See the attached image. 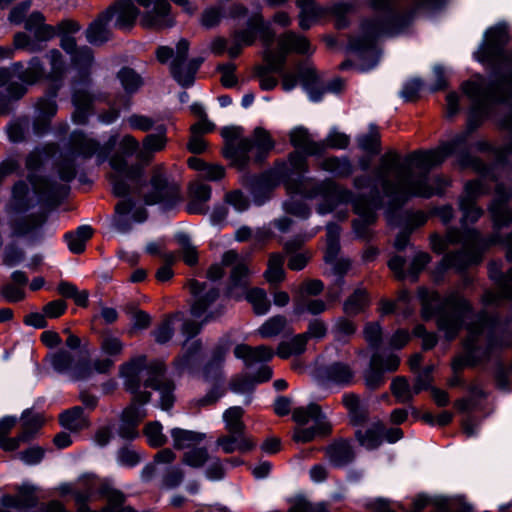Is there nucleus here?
Returning <instances> with one entry per match:
<instances>
[{"instance_id":"obj_48","label":"nucleus","mask_w":512,"mask_h":512,"mask_svg":"<svg viewBox=\"0 0 512 512\" xmlns=\"http://www.w3.org/2000/svg\"><path fill=\"white\" fill-rule=\"evenodd\" d=\"M92 236L90 226H81L75 233H68L65 236L68 247L73 253H82L85 249L86 241Z\"/></svg>"},{"instance_id":"obj_10","label":"nucleus","mask_w":512,"mask_h":512,"mask_svg":"<svg viewBox=\"0 0 512 512\" xmlns=\"http://www.w3.org/2000/svg\"><path fill=\"white\" fill-rule=\"evenodd\" d=\"M151 186L153 192L145 197L147 204L162 203L170 208L181 199L178 185L167 181L161 167L153 169Z\"/></svg>"},{"instance_id":"obj_6","label":"nucleus","mask_w":512,"mask_h":512,"mask_svg":"<svg viewBox=\"0 0 512 512\" xmlns=\"http://www.w3.org/2000/svg\"><path fill=\"white\" fill-rule=\"evenodd\" d=\"M51 191L50 183L38 176H29L28 181H18L12 188L9 210L23 212L38 203L41 196Z\"/></svg>"},{"instance_id":"obj_1","label":"nucleus","mask_w":512,"mask_h":512,"mask_svg":"<svg viewBox=\"0 0 512 512\" xmlns=\"http://www.w3.org/2000/svg\"><path fill=\"white\" fill-rule=\"evenodd\" d=\"M460 140L445 143L436 150L417 151L408 155L400 164V156L396 151H389L380 158V163L375 171V178L380 183L385 197L393 205H402L414 196L430 197L440 193L446 180L435 178L434 187L430 180L423 174L416 175L415 170L421 173L428 172L439 165L455 149Z\"/></svg>"},{"instance_id":"obj_33","label":"nucleus","mask_w":512,"mask_h":512,"mask_svg":"<svg viewBox=\"0 0 512 512\" xmlns=\"http://www.w3.org/2000/svg\"><path fill=\"white\" fill-rule=\"evenodd\" d=\"M383 356L375 353L370 360L368 369L364 372V382L367 388L376 390L385 382L384 371L382 370Z\"/></svg>"},{"instance_id":"obj_62","label":"nucleus","mask_w":512,"mask_h":512,"mask_svg":"<svg viewBox=\"0 0 512 512\" xmlns=\"http://www.w3.org/2000/svg\"><path fill=\"white\" fill-rule=\"evenodd\" d=\"M118 78L127 92H134L142 85L141 77L130 68L121 69Z\"/></svg>"},{"instance_id":"obj_12","label":"nucleus","mask_w":512,"mask_h":512,"mask_svg":"<svg viewBox=\"0 0 512 512\" xmlns=\"http://www.w3.org/2000/svg\"><path fill=\"white\" fill-rule=\"evenodd\" d=\"M132 394L131 404L123 410L121 415L119 433L123 438H133L137 435L136 426L147 415L142 406L151 399V394L146 391Z\"/></svg>"},{"instance_id":"obj_60","label":"nucleus","mask_w":512,"mask_h":512,"mask_svg":"<svg viewBox=\"0 0 512 512\" xmlns=\"http://www.w3.org/2000/svg\"><path fill=\"white\" fill-rule=\"evenodd\" d=\"M391 391L398 401L409 402L415 394L404 377H396L391 384Z\"/></svg>"},{"instance_id":"obj_59","label":"nucleus","mask_w":512,"mask_h":512,"mask_svg":"<svg viewBox=\"0 0 512 512\" xmlns=\"http://www.w3.org/2000/svg\"><path fill=\"white\" fill-rule=\"evenodd\" d=\"M209 459L206 448L200 447L185 452L182 456V462L192 468L202 467Z\"/></svg>"},{"instance_id":"obj_61","label":"nucleus","mask_w":512,"mask_h":512,"mask_svg":"<svg viewBox=\"0 0 512 512\" xmlns=\"http://www.w3.org/2000/svg\"><path fill=\"white\" fill-rule=\"evenodd\" d=\"M100 492L108 501V506L106 508H110L112 512H117V510L120 509V505H122L125 500L123 493L112 488L108 483H103L101 485Z\"/></svg>"},{"instance_id":"obj_8","label":"nucleus","mask_w":512,"mask_h":512,"mask_svg":"<svg viewBox=\"0 0 512 512\" xmlns=\"http://www.w3.org/2000/svg\"><path fill=\"white\" fill-rule=\"evenodd\" d=\"M277 42L279 54L274 53L270 49L264 54L270 71L280 72L282 70L287 53L310 54L313 51L309 40L293 31L281 34Z\"/></svg>"},{"instance_id":"obj_36","label":"nucleus","mask_w":512,"mask_h":512,"mask_svg":"<svg viewBox=\"0 0 512 512\" xmlns=\"http://www.w3.org/2000/svg\"><path fill=\"white\" fill-rule=\"evenodd\" d=\"M50 62V71L46 78L53 84L55 89H58L66 71L65 62L62 54L58 50H51L48 54Z\"/></svg>"},{"instance_id":"obj_40","label":"nucleus","mask_w":512,"mask_h":512,"mask_svg":"<svg viewBox=\"0 0 512 512\" xmlns=\"http://www.w3.org/2000/svg\"><path fill=\"white\" fill-rule=\"evenodd\" d=\"M132 206L133 204L129 199H124L116 205L113 225L119 232L125 233L132 228V223L130 221V211Z\"/></svg>"},{"instance_id":"obj_42","label":"nucleus","mask_w":512,"mask_h":512,"mask_svg":"<svg viewBox=\"0 0 512 512\" xmlns=\"http://www.w3.org/2000/svg\"><path fill=\"white\" fill-rule=\"evenodd\" d=\"M307 334H298L290 341H283L278 345L277 355L282 359L301 354L306 349Z\"/></svg>"},{"instance_id":"obj_38","label":"nucleus","mask_w":512,"mask_h":512,"mask_svg":"<svg viewBox=\"0 0 512 512\" xmlns=\"http://www.w3.org/2000/svg\"><path fill=\"white\" fill-rule=\"evenodd\" d=\"M353 48L356 52L358 60V69L360 71H366L373 68L378 61V53L372 42H369L365 47L359 43H355Z\"/></svg>"},{"instance_id":"obj_26","label":"nucleus","mask_w":512,"mask_h":512,"mask_svg":"<svg viewBox=\"0 0 512 512\" xmlns=\"http://www.w3.org/2000/svg\"><path fill=\"white\" fill-rule=\"evenodd\" d=\"M293 419L300 425L312 422L320 431H328L329 424L325 415L317 404H310L308 407L297 408L293 411Z\"/></svg>"},{"instance_id":"obj_56","label":"nucleus","mask_w":512,"mask_h":512,"mask_svg":"<svg viewBox=\"0 0 512 512\" xmlns=\"http://www.w3.org/2000/svg\"><path fill=\"white\" fill-rule=\"evenodd\" d=\"M144 435L148 443L153 447L163 446L167 439L162 432V425L158 421L149 422L144 427Z\"/></svg>"},{"instance_id":"obj_4","label":"nucleus","mask_w":512,"mask_h":512,"mask_svg":"<svg viewBox=\"0 0 512 512\" xmlns=\"http://www.w3.org/2000/svg\"><path fill=\"white\" fill-rule=\"evenodd\" d=\"M116 142V138L111 137L106 143L100 145L94 139L82 133H73L70 147L63 153L59 163L60 177L67 181L73 179L79 160H85L95 156L98 164L104 163L115 147Z\"/></svg>"},{"instance_id":"obj_45","label":"nucleus","mask_w":512,"mask_h":512,"mask_svg":"<svg viewBox=\"0 0 512 512\" xmlns=\"http://www.w3.org/2000/svg\"><path fill=\"white\" fill-rule=\"evenodd\" d=\"M202 344L199 340L185 343L182 355L177 359V365L181 368H190L201 359Z\"/></svg>"},{"instance_id":"obj_31","label":"nucleus","mask_w":512,"mask_h":512,"mask_svg":"<svg viewBox=\"0 0 512 512\" xmlns=\"http://www.w3.org/2000/svg\"><path fill=\"white\" fill-rule=\"evenodd\" d=\"M480 189L477 182L468 183L465 186V193L460 199V208L465 221L474 222L482 214V211L474 204V197Z\"/></svg>"},{"instance_id":"obj_13","label":"nucleus","mask_w":512,"mask_h":512,"mask_svg":"<svg viewBox=\"0 0 512 512\" xmlns=\"http://www.w3.org/2000/svg\"><path fill=\"white\" fill-rule=\"evenodd\" d=\"M188 49L189 43L181 39L177 44L176 54L171 63V73L182 86H189L193 83L195 73L201 64L199 59H186Z\"/></svg>"},{"instance_id":"obj_47","label":"nucleus","mask_w":512,"mask_h":512,"mask_svg":"<svg viewBox=\"0 0 512 512\" xmlns=\"http://www.w3.org/2000/svg\"><path fill=\"white\" fill-rule=\"evenodd\" d=\"M39 116L34 123V131L36 134L43 133L47 126L48 120L55 115L57 106L53 100H41L37 104Z\"/></svg>"},{"instance_id":"obj_32","label":"nucleus","mask_w":512,"mask_h":512,"mask_svg":"<svg viewBox=\"0 0 512 512\" xmlns=\"http://www.w3.org/2000/svg\"><path fill=\"white\" fill-rule=\"evenodd\" d=\"M290 141L297 147L304 150L308 155H316L322 153V144L314 141L307 129L297 127L290 132Z\"/></svg>"},{"instance_id":"obj_29","label":"nucleus","mask_w":512,"mask_h":512,"mask_svg":"<svg viewBox=\"0 0 512 512\" xmlns=\"http://www.w3.org/2000/svg\"><path fill=\"white\" fill-rule=\"evenodd\" d=\"M354 375V370L350 365L343 362H334L325 370L326 382L339 387H345L352 384Z\"/></svg>"},{"instance_id":"obj_44","label":"nucleus","mask_w":512,"mask_h":512,"mask_svg":"<svg viewBox=\"0 0 512 512\" xmlns=\"http://www.w3.org/2000/svg\"><path fill=\"white\" fill-rule=\"evenodd\" d=\"M509 41L507 29L503 25L491 28L486 33L485 44L482 48L483 54H490L494 52L499 46Z\"/></svg>"},{"instance_id":"obj_19","label":"nucleus","mask_w":512,"mask_h":512,"mask_svg":"<svg viewBox=\"0 0 512 512\" xmlns=\"http://www.w3.org/2000/svg\"><path fill=\"white\" fill-rule=\"evenodd\" d=\"M188 284L191 293L197 297L191 312L195 317H200L209 305L219 297V290L214 287H207L205 283L196 280H190Z\"/></svg>"},{"instance_id":"obj_34","label":"nucleus","mask_w":512,"mask_h":512,"mask_svg":"<svg viewBox=\"0 0 512 512\" xmlns=\"http://www.w3.org/2000/svg\"><path fill=\"white\" fill-rule=\"evenodd\" d=\"M13 73L16 78L26 84H33L44 76V68L38 58H33L27 68L24 69L22 63L17 62L12 65Z\"/></svg>"},{"instance_id":"obj_37","label":"nucleus","mask_w":512,"mask_h":512,"mask_svg":"<svg viewBox=\"0 0 512 512\" xmlns=\"http://www.w3.org/2000/svg\"><path fill=\"white\" fill-rule=\"evenodd\" d=\"M191 201L187 206L190 213L204 212L203 203L208 201L211 196V188L209 185L203 183H195L190 187Z\"/></svg>"},{"instance_id":"obj_15","label":"nucleus","mask_w":512,"mask_h":512,"mask_svg":"<svg viewBox=\"0 0 512 512\" xmlns=\"http://www.w3.org/2000/svg\"><path fill=\"white\" fill-rule=\"evenodd\" d=\"M54 370L69 373L75 380L87 379L92 376V367L88 361L75 362L73 355L66 350H59L49 356Z\"/></svg>"},{"instance_id":"obj_22","label":"nucleus","mask_w":512,"mask_h":512,"mask_svg":"<svg viewBox=\"0 0 512 512\" xmlns=\"http://www.w3.org/2000/svg\"><path fill=\"white\" fill-rule=\"evenodd\" d=\"M96 486V480L91 475L80 477L75 483H64L58 488L60 494L66 495L71 493L77 503H84L90 497Z\"/></svg>"},{"instance_id":"obj_50","label":"nucleus","mask_w":512,"mask_h":512,"mask_svg":"<svg viewBox=\"0 0 512 512\" xmlns=\"http://www.w3.org/2000/svg\"><path fill=\"white\" fill-rule=\"evenodd\" d=\"M383 430V426L381 423H376L373 428L367 429L365 431H357L356 437L360 444L367 449H374L378 447L381 440V432Z\"/></svg>"},{"instance_id":"obj_39","label":"nucleus","mask_w":512,"mask_h":512,"mask_svg":"<svg viewBox=\"0 0 512 512\" xmlns=\"http://www.w3.org/2000/svg\"><path fill=\"white\" fill-rule=\"evenodd\" d=\"M326 456L335 466H343L352 461L354 454L348 443L338 442L327 447Z\"/></svg>"},{"instance_id":"obj_25","label":"nucleus","mask_w":512,"mask_h":512,"mask_svg":"<svg viewBox=\"0 0 512 512\" xmlns=\"http://www.w3.org/2000/svg\"><path fill=\"white\" fill-rule=\"evenodd\" d=\"M15 425V417L7 416L0 420V448L4 451H14L18 449L20 444L27 441L30 437V432L27 430H24L16 437H7Z\"/></svg>"},{"instance_id":"obj_2","label":"nucleus","mask_w":512,"mask_h":512,"mask_svg":"<svg viewBox=\"0 0 512 512\" xmlns=\"http://www.w3.org/2000/svg\"><path fill=\"white\" fill-rule=\"evenodd\" d=\"M469 304L462 298L454 297L445 304V310L438 316V327L448 339L454 338L463 320H468L467 337L464 341L463 356L455 364L475 365L484 362L496 351L512 345V333L496 318L486 312L471 318L467 313Z\"/></svg>"},{"instance_id":"obj_58","label":"nucleus","mask_w":512,"mask_h":512,"mask_svg":"<svg viewBox=\"0 0 512 512\" xmlns=\"http://www.w3.org/2000/svg\"><path fill=\"white\" fill-rule=\"evenodd\" d=\"M45 222V217L42 215L31 216L15 222L13 225V232L16 235L22 236L35 231Z\"/></svg>"},{"instance_id":"obj_11","label":"nucleus","mask_w":512,"mask_h":512,"mask_svg":"<svg viewBox=\"0 0 512 512\" xmlns=\"http://www.w3.org/2000/svg\"><path fill=\"white\" fill-rule=\"evenodd\" d=\"M144 9L140 23L143 27L162 30L173 25L170 17V5L165 0H136Z\"/></svg>"},{"instance_id":"obj_9","label":"nucleus","mask_w":512,"mask_h":512,"mask_svg":"<svg viewBox=\"0 0 512 512\" xmlns=\"http://www.w3.org/2000/svg\"><path fill=\"white\" fill-rule=\"evenodd\" d=\"M222 265L230 267V282L227 289L229 297L240 300L248 285V278L252 269L245 258L234 250L225 252L222 256Z\"/></svg>"},{"instance_id":"obj_18","label":"nucleus","mask_w":512,"mask_h":512,"mask_svg":"<svg viewBox=\"0 0 512 512\" xmlns=\"http://www.w3.org/2000/svg\"><path fill=\"white\" fill-rule=\"evenodd\" d=\"M314 195L323 197L325 203L319 205L318 212L325 214L333 210L336 204L349 202L352 200V194L332 181H326L316 187Z\"/></svg>"},{"instance_id":"obj_27","label":"nucleus","mask_w":512,"mask_h":512,"mask_svg":"<svg viewBox=\"0 0 512 512\" xmlns=\"http://www.w3.org/2000/svg\"><path fill=\"white\" fill-rule=\"evenodd\" d=\"M216 446L220 448L224 453L230 454L235 451L247 452L251 450L255 444L251 439L245 436V434L229 433L221 435L216 440Z\"/></svg>"},{"instance_id":"obj_43","label":"nucleus","mask_w":512,"mask_h":512,"mask_svg":"<svg viewBox=\"0 0 512 512\" xmlns=\"http://www.w3.org/2000/svg\"><path fill=\"white\" fill-rule=\"evenodd\" d=\"M244 409L239 406H233L226 409L223 413L225 429L229 433L245 434V424L242 420Z\"/></svg>"},{"instance_id":"obj_41","label":"nucleus","mask_w":512,"mask_h":512,"mask_svg":"<svg viewBox=\"0 0 512 512\" xmlns=\"http://www.w3.org/2000/svg\"><path fill=\"white\" fill-rule=\"evenodd\" d=\"M369 306L367 291L362 288L356 289L344 302L343 310L347 315H357Z\"/></svg>"},{"instance_id":"obj_24","label":"nucleus","mask_w":512,"mask_h":512,"mask_svg":"<svg viewBox=\"0 0 512 512\" xmlns=\"http://www.w3.org/2000/svg\"><path fill=\"white\" fill-rule=\"evenodd\" d=\"M37 488L29 483H23L17 488L14 496L3 497L2 503L8 507L28 509L36 505L38 497Z\"/></svg>"},{"instance_id":"obj_55","label":"nucleus","mask_w":512,"mask_h":512,"mask_svg":"<svg viewBox=\"0 0 512 512\" xmlns=\"http://www.w3.org/2000/svg\"><path fill=\"white\" fill-rule=\"evenodd\" d=\"M249 27L258 31L263 42L268 47L271 46L275 37V33L271 30L269 24L265 23L263 17L260 14H255L250 18Z\"/></svg>"},{"instance_id":"obj_46","label":"nucleus","mask_w":512,"mask_h":512,"mask_svg":"<svg viewBox=\"0 0 512 512\" xmlns=\"http://www.w3.org/2000/svg\"><path fill=\"white\" fill-rule=\"evenodd\" d=\"M60 423L71 431H78L87 426V420L81 407H73L60 415Z\"/></svg>"},{"instance_id":"obj_16","label":"nucleus","mask_w":512,"mask_h":512,"mask_svg":"<svg viewBox=\"0 0 512 512\" xmlns=\"http://www.w3.org/2000/svg\"><path fill=\"white\" fill-rule=\"evenodd\" d=\"M103 12L109 15L114 26L120 30H130L140 15L132 0H115Z\"/></svg>"},{"instance_id":"obj_35","label":"nucleus","mask_w":512,"mask_h":512,"mask_svg":"<svg viewBox=\"0 0 512 512\" xmlns=\"http://www.w3.org/2000/svg\"><path fill=\"white\" fill-rule=\"evenodd\" d=\"M299 75L303 86L310 95V98L313 101H318L321 98L324 89L320 90V86L318 84V76L315 68L305 64L299 68Z\"/></svg>"},{"instance_id":"obj_49","label":"nucleus","mask_w":512,"mask_h":512,"mask_svg":"<svg viewBox=\"0 0 512 512\" xmlns=\"http://www.w3.org/2000/svg\"><path fill=\"white\" fill-rule=\"evenodd\" d=\"M244 295L247 301L252 305L254 312L257 315H264L270 309V301L264 290L260 288H252L245 290Z\"/></svg>"},{"instance_id":"obj_63","label":"nucleus","mask_w":512,"mask_h":512,"mask_svg":"<svg viewBox=\"0 0 512 512\" xmlns=\"http://www.w3.org/2000/svg\"><path fill=\"white\" fill-rule=\"evenodd\" d=\"M490 212L497 225H505L512 220V212L503 200H495L490 206Z\"/></svg>"},{"instance_id":"obj_17","label":"nucleus","mask_w":512,"mask_h":512,"mask_svg":"<svg viewBox=\"0 0 512 512\" xmlns=\"http://www.w3.org/2000/svg\"><path fill=\"white\" fill-rule=\"evenodd\" d=\"M505 89L512 90V77L497 86H488L482 79L477 82H467L463 85V92L478 106L490 99L500 100L501 97L497 94Z\"/></svg>"},{"instance_id":"obj_21","label":"nucleus","mask_w":512,"mask_h":512,"mask_svg":"<svg viewBox=\"0 0 512 512\" xmlns=\"http://www.w3.org/2000/svg\"><path fill=\"white\" fill-rule=\"evenodd\" d=\"M110 22L109 15L101 12L85 31L87 41L92 45H102L109 41L112 37Z\"/></svg>"},{"instance_id":"obj_3","label":"nucleus","mask_w":512,"mask_h":512,"mask_svg":"<svg viewBox=\"0 0 512 512\" xmlns=\"http://www.w3.org/2000/svg\"><path fill=\"white\" fill-rule=\"evenodd\" d=\"M119 376L123 379L127 391L138 393L143 383L145 387H151L160 392L162 410L172 407L174 385L164 378V365L161 362L147 364L146 356L138 355L119 366Z\"/></svg>"},{"instance_id":"obj_52","label":"nucleus","mask_w":512,"mask_h":512,"mask_svg":"<svg viewBox=\"0 0 512 512\" xmlns=\"http://www.w3.org/2000/svg\"><path fill=\"white\" fill-rule=\"evenodd\" d=\"M255 381L248 375H239L233 378L230 382V389L236 394L247 395L245 403L251 402L250 394L253 392L255 387Z\"/></svg>"},{"instance_id":"obj_23","label":"nucleus","mask_w":512,"mask_h":512,"mask_svg":"<svg viewBox=\"0 0 512 512\" xmlns=\"http://www.w3.org/2000/svg\"><path fill=\"white\" fill-rule=\"evenodd\" d=\"M25 29L32 34L33 39L40 44L56 35L53 26L45 24V17L40 12H33L25 21Z\"/></svg>"},{"instance_id":"obj_54","label":"nucleus","mask_w":512,"mask_h":512,"mask_svg":"<svg viewBox=\"0 0 512 512\" xmlns=\"http://www.w3.org/2000/svg\"><path fill=\"white\" fill-rule=\"evenodd\" d=\"M326 308L327 306L323 300L309 299L305 301L303 296H300L299 298L295 299L294 303L295 314H301L305 311H308L309 313L316 315L324 312Z\"/></svg>"},{"instance_id":"obj_30","label":"nucleus","mask_w":512,"mask_h":512,"mask_svg":"<svg viewBox=\"0 0 512 512\" xmlns=\"http://www.w3.org/2000/svg\"><path fill=\"white\" fill-rule=\"evenodd\" d=\"M172 445L177 450L189 449L200 444L206 438L201 432L183 428H173L170 431Z\"/></svg>"},{"instance_id":"obj_57","label":"nucleus","mask_w":512,"mask_h":512,"mask_svg":"<svg viewBox=\"0 0 512 512\" xmlns=\"http://www.w3.org/2000/svg\"><path fill=\"white\" fill-rule=\"evenodd\" d=\"M265 277L270 283H278L284 279L283 259L280 255L270 256Z\"/></svg>"},{"instance_id":"obj_7","label":"nucleus","mask_w":512,"mask_h":512,"mask_svg":"<svg viewBox=\"0 0 512 512\" xmlns=\"http://www.w3.org/2000/svg\"><path fill=\"white\" fill-rule=\"evenodd\" d=\"M72 62L82 73V77L86 80L88 76V68L93 62V55L89 48L81 47L71 57ZM93 97L88 90L87 81L83 84L74 86L73 102L76 107V111L73 115L74 120L78 123H83L86 118V112L88 111Z\"/></svg>"},{"instance_id":"obj_64","label":"nucleus","mask_w":512,"mask_h":512,"mask_svg":"<svg viewBox=\"0 0 512 512\" xmlns=\"http://www.w3.org/2000/svg\"><path fill=\"white\" fill-rule=\"evenodd\" d=\"M297 5L301 8L299 15V25L302 29H309L316 12L312 0H297Z\"/></svg>"},{"instance_id":"obj_20","label":"nucleus","mask_w":512,"mask_h":512,"mask_svg":"<svg viewBox=\"0 0 512 512\" xmlns=\"http://www.w3.org/2000/svg\"><path fill=\"white\" fill-rule=\"evenodd\" d=\"M274 354V350L266 345L251 347L246 344H239L234 348L235 357L243 360L247 367L270 361Z\"/></svg>"},{"instance_id":"obj_51","label":"nucleus","mask_w":512,"mask_h":512,"mask_svg":"<svg viewBox=\"0 0 512 512\" xmlns=\"http://www.w3.org/2000/svg\"><path fill=\"white\" fill-rule=\"evenodd\" d=\"M287 320L284 316L277 315L269 318L258 329L262 338H272L277 336L286 326Z\"/></svg>"},{"instance_id":"obj_14","label":"nucleus","mask_w":512,"mask_h":512,"mask_svg":"<svg viewBox=\"0 0 512 512\" xmlns=\"http://www.w3.org/2000/svg\"><path fill=\"white\" fill-rule=\"evenodd\" d=\"M241 133L239 127H226L222 130V136L228 141L224 155L240 168L247 163L248 152L252 149V140L240 138Z\"/></svg>"},{"instance_id":"obj_53","label":"nucleus","mask_w":512,"mask_h":512,"mask_svg":"<svg viewBox=\"0 0 512 512\" xmlns=\"http://www.w3.org/2000/svg\"><path fill=\"white\" fill-rule=\"evenodd\" d=\"M320 166L322 169L335 173L339 176H348L352 173V166L346 158L339 159L336 157H330L324 159Z\"/></svg>"},{"instance_id":"obj_28","label":"nucleus","mask_w":512,"mask_h":512,"mask_svg":"<svg viewBox=\"0 0 512 512\" xmlns=\"http://www.w3.org/2000/svg\"><path fill=\"white\" fill-rule=\"evenodd\" d=\"M166 143L167 138L165 131L147 135L143 139L142 147L137 154V159L141 165L143 166L144 164H148L152 160L153 154L162 151L165 148Z\"/></svg>"},{"instance_id":"obj_5","label":"nucleus","mask_w":512,"mask_h":512,"mask_svg":"<svg viewBox=\"0 0 512 512\" xmlns=\"http://www.w3.org/2000/svg\"><path fill=\"white\" fill-rule=\"evenodd\" d=\"M120 148L123 154H116L110 158V166L113 170L111 182L113 193L117 197H125L129 192L126 180L136 181L143 175V166L141 163L128 165L126 156L139 152L138 141L131 135H125L120 141Z\"/></svg>"}]
</instances>
